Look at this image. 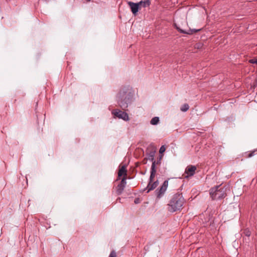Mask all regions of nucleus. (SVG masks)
Returning <instances> with one entry per match:
<instances>
[{"instance_id":"nucleus-7","label":"nucleus","mask_w":257,"mask_h":257,"mask_svg":"<svg viewBox=\"0 0 257 257\" xmlns=\"http://www.w3.org/2000/svg\"><path fill=\"white\" fill-rule=\"evenodd\" d=\"M127 4L131 9L132 13L134 15H136L138 12L139 10L141 8L139 3H135L132 2H128Z\"/></svg>"},{"instance_id":"nucleus-3","label":"nucleus","mask_w":257,"mask_h":257,"mask_svg":"<svg viewBox=\"0 0 257 257\" xmlns=\"http://www.w3.org/2000/svg\"><path fill=\"white\" fill-rule=\"evenodd\" d=\"M226 188L225 187L217 185L210 189V195L213 200L221 199L226 196Z\"/></svg>"},{"instance_id":"nucleus-10","label":"nucleus","mask_w":257,"mask_h":257,"mask_svg":"<svg viewBox=\"0 0 257 257\" xmlns=\"http://www.w3.org/2000/svg\"><path fill=\"white\" fill-rule=\"evenodd\" d=\"M159 185V181L158 180L153 182L149 181L145 190H147V192L148 193L150 191L155 189Z\"/></svg>"},{"instance_id":"nucleus-20","label":"nucleus","mask_w":257,"mask_h":257,"mask_svg":"<svg viewBox=\"0 0 257 257\" xmlns=\"http://www.w3.org/2000/svg\"><path fill=\"white\" fill-rule=\"evenodd\" d=\"M166 150V148L164 146H162L159 150V152L160 154H163Z\"/></svg>"},{"instance_id":"nucleus-16","label":"nucleus","mask_w":257,"mask_h":257,"mask_svg":"<svg viewBox=\"0 0 257 257\" xmlns=\"http://www.w3.org/2000/svg\"><path fill=\"white\" fill-rule=\"evenodd\" d=\"M189 108V106L188 104H184L180 108V110L183 112L187 111Z\"/></svg>"},{"instance_id":"nucleus-6","label":"nucleus","mask_w":257,"mask_h":257,"mask_svg":"<svg viewBox=\"0 0 257 257\" xmlns=\"http://www.w3.org/2000/svg\"><path fill=\"white\" fill-rule=\"evenodd\" d=\"M126 184V178L124 177L121 180L120 183L116 187V193L117 195H119L122 194Z\"/></svg>"},{"instance_id":"nucleus-19","label":"nucleus","mask_w":257,"mask_h":257,"mask_svg":"<svg viewBox=\"0 0 257 257\" xmlns=\"http://www.w3.org/2000/svg\"><path fill=\"white\" fill-rule=\"evenodd\" d=\"M108 257H116V253L114 250H112Z\"/></svg>"},{"instance_id":"nucleus-15","label":"nucleus","mask_w":257,"mask_h":257,"mask_svg":"<svg viewBox=\"0 0 257 257\" xmlns=\"http://www.w3.org/2000/svg\"><path fill=\"white\" fill-rule=\"evenodd\" d=\"M159 122V117L155 116L153 117L150 121V123L152 125H157Z\"/></svg>"},{"instance_id":"nucleus-24","label":"nucleus","mask_w":257,"mask_h":257,"mask_svg":"<svg viewBox=\"0 0 257 257\" xmlns=\"http://www.w3.org/2000/svg\"><path fill=\"white\" fill-rule=\"evenodd\" d=\"M244 240H245V242H246V243H248V242H249V238H248L247 239L245 238V239H244Z\"/></svg>"},{"instance_id":"nucleus-11","label":"nucleus","mask_w":257,"mask_h":257,"mask_svg":"<svg viewBox=\"0 0 257 257\" xmlns=\"http://www.w3.org/2000/svg\"><path fill=\"white\" fill-rule=\"evenodd\" d=\"M156 161H154L152 163L151 170V175L149 178V181L153 182L155 178L156 170L155 168Z\"/></svg>"},{"instance_id":"nucleus-12","label":"nucleus","mask_w":257,"mask_h":257,"mask_svg":"<svg viewBox=\"0 0 257 257\" xmlns=\"http://www.w3.org/2000/svg\"><path fill=\"white\" fill-rule=\"evenodd\" d=\"M156 151L155 150H152L147 154V158L149 160L152 162L155 161L154 160V156Z\"/></svg>"},{"instance_id":"nucleus-4","label":"nucleus","mask_w":257,"mask_h":257,"mask_svg":"<svg viewBox=\"0 0 257 257\" xmlns=\"http://www.w3.org/2000/svg\"><path fill=\"white\" fill-rule=\"evenodd\" d=\"M112 115L114 118L122 119L124 121H128L130 118L128 114L118 109H115L111 111Z\"/></svg>"},{"instance_id":"nucleus-23","label":"nucleus","mask_w":257,"mask_h":257,"mask_svg":"<svg viewBox=\"0 0 257 257\" xmlns=\"http://www.w3.org/2000/svg\"><path fill=\"white\" fill-rule=\"evenodd\" d=\"M135 203L136 204L138 203H139V199H135Z\"/></svg>"},{"instance_id":"nucleus-2","label":"nucleus","mask_w":257,"mask_h":257,"mask_svg":"<svg viewBox=\"0 0 257 257\" xmlns=\"http://www.w3.org/2000/svg\"><path fill=\"white\" fill-rule=\"evenodd\" d=\"M184 199L182 194L176 193L170 199L168 204V210L174 212L182 209L184 203Z\"/></svg>"},{"instance_id":"nucleus-1","label":"nucleus","mask_w":257,"mask_h":257,"mask_svg":"<svg viewBox=\"0 0 257 257\" xmlns=\"http://www.w3.org/2000/svg\"><path fill=\"white\" fill-rule=\"evenodd\" d=\"M135 100L134 90L130 85L122 86L116 94V101L123 110H126Z\"/></svg>"},{"instance_id":"nucleus-9","label":"nucleus","mask_w":257,"mask_h":257,"mask_svg":"<svg viewBox=\"0 0 257 257\" xmlns=\"http://www.w3.org/2000/svg\"><path fill=\"white\" fill-rule=\"evenodd\" d=\"M176 28L180 33H182V34H188V35H192V34H193L195 33L198 32L201 30V29H189V30L186 31V30H183L177 26H176Z\"/></svg>"},{"instance_id":"nucleus-13","label":"nucleus","mask_w":257,"mask_h":257,"mask_svg":"<svg viewBox=\"0 0 257 257\" xmlns=\"http://www.w3.org/2000/svg\"><path fill=\"white\" fill-rule=\"evenodd\" d=\"M122 175L126 176V170L125 166H122L121 168L119 170L118 173V176L121 177Z\"/></svg>"},{"instance_id":"nucleus-14","label":"nucleus","mask_w":257,"mask_h":257,"mask_svg":"<svg viewBox=\"0 0 257 257\" xmlns=\"http://www.w3.org/2000/svg\"><path fill=\"white\" fill-rule=\"evenodd\" d=\"M141 8L144 7L146 8L150 5V2L149 0H145L144 1H141L139 2Z\"/></svg>"},{"instance_id":"nucleus-5","label":"nucleus","mask_w":257,"mask_h":257,"mask_svg":"<svg viewBox=\"0 0 257 257\" xmlns=\"http://www.w3.org/2000/svg\"><path fill=\"white\" fill-rule=\"evenodd\" d=\"M168 186V181L165 180L161 187L155 191L156 194L158 198H160L166 192Z\"/></svg>"},{"instance_id":"nucleus-21","label":"nucleus","mask_w":257,"mask_h":257,"mask_svg":"<svg viewBox=\"0 0 257 257\" xmlns=\"http://www.w3.org/2000/svg\"><path fill=\"white\" fill-rule=\"evenodd\" d=\"M249 62L252 64H257V59H252L249 60Z\"/></svg>"},{"instance_id":"nucleus-18","label":"nucleus","mask_w":257,"mask_h":257,"mask_svg":"<svg viewBox=\"0 0 257 257\" xmlns=\"http://www.w3.org/2000/svg\"><path fill=\"white\" fill-rule=\"evenodd\" d=\"M255 154H257V150H255L252 151L251 152L249 153L247 155V157L250 158Z\"/></svg>"},{"instance_id":"nucleus-17","label":"nucleus","mask_w":257,"mask_h":257,"mask_svg":"<svg viewBox=\"0 0 257 257\" xmlns=\"http://www.w3.org/2000/svg\"><path fill=\"white\" fill-rule=\"evenodd\" d=\"M244 234L247 237H249L251 234V232L249 229L246 228L243 230Z\"/></svg>"},{"instance_id":"nucleus-8","label":"nucleus","mask_w":257,"mask_h":257,"mask_svg":"<svg viewBox=\"0 0 257 257\" xmlns=\"http://www.w3.org/2000/svg\"><path fill=\"white\" fill-rule=\"evenodd\" d=\"M196 170V167L195 166L191 165L188 166L185 171V174H187L185 177L187 178L189 177L193 176L195 173Z\"/></svg>"},{"instance_id":"nucleus-22","label":"nucleus","mask_w":257,"mask_h":257,"mask_svg":"<svg viewBox=\"0 0 257 257\" xmlns=\"http://www.w3.org/2000/svg\"><path fill=\"white\" fill-rule=\"evenodd\" d=\"M161 159H162V157L160 156L159 159L157 160V163L156 162V163L157 164L160 163Z\"/></svg>"}]
</instances>
